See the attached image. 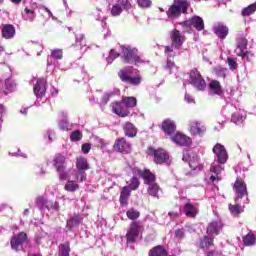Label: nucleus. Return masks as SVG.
Returning <instances> with one entry per match:
<instances>
[{"label":"nucleus","instance_id":"1","mask_svg":"<svg viewBox=\"0 0 256 256\" xmlns=\"http://www.w3.org/2000/svg\"><path fill=\"white\" fill-rule=\"evenodd\" d=\"M235 193V205H229L230 213L232 215H239L243 213L244 206L249 203V193L247 192V184L245 181L237 178L233 185Z\"/></svg>","mask_w":256,"mask_h":256},{"label":"nucleus","instance_id":"2","mask_svg":"<svg viewBox=\"0 0 256 256\" xmlns=\"http://www.w3.org/2000/svg\"><path fill=\"white\" fill-rule=\"evenodd\" d=\"M215 159L211 164L210 171L213 173L210 176V181L215 183V181H221L219 175L223 171V165L227 163V159H229V155L227 154V149L221 143H217L212 149Z\"/></svg>","mask_w":256,"mask_h":256},{"label":"nucleus","instance_id":"3","mask_svg":"<svg viewBox=\"0 0 256 256\" xmlns=\"http://www.w3.org/2000/svg\"><path fill=\"white\" fill-rule=\"evenodd\" d=\"M118 77L122 83L131 85L132 87H139L143 83V77L139 74V70L133 67H124L118 71Z\"/></svg>","mask_w":256,"mask_h":256},{"label":"nucleus","instance_id":"4","mask_svg":"<svg viewBox=\"0 0 256 256\" xmlns=\"http://www.w3.org/2000/svg\"><path fill=\"white\" fill-rule=\"evenodd\" d=\"M122 61L126 65H143L145 61L139 56V50L133 48L130 45L121 46Z\"/></svg>","mask_w":256,"mask_h":256},{"label":"nucleus","instance_id":"5","mask_svg":"<svg viewBox=\"0 0 256 256\" xmlns=\"http://www.w3.org/2000/svg\"><path fill=\"white\" fill-rule=\"evenodd\" d=\"M189 2L187 0H173L172 5L166 11L168 19H179L181 15H187Z\"/></svg>","mask_w":256,"mask_h":256},{"label":"nucleus","instance_id":"6","mask_svg":"<svg viewBox=\"0 0 256 256\" xmlns=\"http://www.w3.org/2000/svg\"><path fill=\"white\" fill-rule=\"evenodd\" d=\"M221 113L226 118L231 115V123H234V125H243V121H245L243 110L237 109V106L233 103H227L223 106Z\"/></svg>","mask_w":256,"mask_h":256},{"label":"nucleus","instance_id":"7","mask_svg":"<svg viewBox=\"0 0 256 256\" xmlns=\"http://www.w3.org/2000/svg\"><path fill=\"white\" fill-rule=\"evenodd\" d=\"M183 33H192L193 29L196 31H203L205 29V21L200 16L194 15L190 19L179 22Z\"/></svg>","mask_w":256,"mask_h":256},{"label":"nucleus","instance_id":"8","mask_svg":"<svg viewBox=\"0 0 256 256\" xmlns=\"http://www.w3.org/2000/svg\"><path fill=\"white\" fill-rule=\"evenodd\" d=\"M87 171H89V162L85 157L76 159V169L74 170V179L77 183H83L87 180Z\"/></svg>","mask_w":256,"mask_h":256},{"label":"nucleus","instance_id":"9","mask_svg":"<svg viewBox=\"0 0 256 256\" xmlns=\"http://www.w3.org/2000/svg\"><path fill=\"white\" fill-rule=\"evenodd\" d=\"M35 204L41 213H45L46 211H50L51 213H59L60 211L59 203L57 201L53 202L48 200V198L45 196H38L35 200Z\"/></svg>","mask_w":256,"mask_h":256},{"label":"nucleus","instance_id":"10","mask_svg":"<svg viewBox=\"0 0 256 256\" xmlns=\"http://www.w3.org/2000/svg\"><path fill=\"white\" fill-rule=\"evenodd\" d=\"M180 211L189 217L195 219L199 215V204L191 202L187 197L180 198Z\"/></svg>","mask_w":256,"mask_h":256},{"label":"nucleus","instance_id":"11","mask_svg":"<svg viewBox=\"0 0 256 256\" xmlns=\"http://www.w3.org/2000/svg\"><path fill=\"white\" fill-rule=\"evenodd\" d=\"M189 83L196 91H205V89H207V82L205 81V78H203L201 72L196 68L189 72Z\"/></svg>","mask_w":256,"mask_h":256},{"label":"nucleus","instance_id":"12","mask_svg":"<svg viewBox=\"0 0 256 256\" xmlns=\"http://www.w3.org/2000/svg\"><path fill=\"white\" fill-rule=\"evenodd\" d=\"M47 93V84L45 79H38L34 85V95L36 97L35 105L41 106L42 103L47 101L45 94Z\"/></svg>","mask_w":256,"mask_h":256},{"label":"nucleus","instance_id":"13","mask_svg":"<svg viewBox=\"0 0 256 256\" xmlns=\"http://www.w3.org/2000/svg\"><path fill=\"white\" fill-rule=\"evenodd\" d=\"M182 160L185 163H188L191 171L189 172L190 175H196V173H199L201 169H203V166L199 163V156L189 154V151H184L183 152V157Z\"/></svg>","mask_w":256,"mask_h":256},{"label":"nucleus","instance_id":"14","mask_svg":"<svg viewBox=\"0 0 256 256\" xmlns=\"http://www.w3.org/2000/svg\"><path fill=\"white\" fill-rule=\"evenodd\" d=\"M10 245L13 251H23V245H27V234L20 232L19 234L13 235Z\"/></svg>","mask_w":256,"mask_h":256},{"label":"nucleus","instance_id":"15","mask_svg":"<svg viewBox=\"0 0 256 256\" xmlns=\"http://www.w3.org/2000/svg\"><path fill=\"white\" fill-rule=\"evenodd\" d=\"M200 247L203 251H206V256H221V252L213 249V238H209V236H204L203 239L200 240Z\"/></svg>","mask_w":256,"mask_h":256},{"label":"nucleus","instance_id":"16","mask_svg":"<svg viewBox=\"0 0 256 256\" xmlns=\"http://www.w3.org/2000/svg\"><path fill=\"white\" fill-rule=\"evenodd\" d=\"M141 231V226L137 223H132L129 230L126 234L127 239V247H130V249H135V246L131 245V243H135L137 239L139 238V232Z\"/></svg>","mask_w":256,"mask_h":256},{"label":"nucleus","instance_id":"17","mask_svg":"<svg viewBox=\"0 0 256 256\" xmlns=\"http://www.w3.org/2000/svg\"><path fill=\"white\" fill-rule=\"evenodd\" d=\"M189 131L191 135H194L195 137H203L205 135V132L207 131V128L203 123L196 121V120H190L189 121Z\"/></svg>","mask_w":256,"mask_h":256},{"label":"nucleus","instance_id":"18","mask_svg":"<svg viewBox=\"0 0 256 256\" xmlns=\"http://www.w3.org/2000/svg\"><path fill=\"white\" fill-rule=\"evenodd\" d=\"M170 139L172 143H175V145H178L179 147H189L191 143H193V141L189 138V136L181 132H177L174 135L172 134L170 136Z\"/></svg>","mask_w":256,"mask_h":256},{"label":"nucleus","instance_id":"19","mask_svg":"<svg viewBox=\"0 0 256 256\" xmlns=\"http://www.w3.org/2000/svg\"><path fill=\"white\" fill-rule=\"evenodd\" d=\"M212 31L220 41H225L229 35V27L222 22H217L213 25Z\"/></svg>","mask_w":256,"mask_h":256},{"label":"nucleus","instance_id":"20","mask_svg":"<svg viewBox=\"0 0 256 256\" xmlns=\"http://www.w3.org/2000/svg\"><path fill=\"white\" fill-rule=\"evenodd\" d=\"M223 231V222L221 220H214L208 224L206 233L210 239L217 237Z\"/></svg>","mask_w":256,"mask_h":256},{"label":"nucleus","instance_id":"21","mask_svg":"<svg viewBox=\"0 0 256 256\" xmlns=\"http://www.w3.org/2000/svg\"><path fill=\"white\" fill-rule=\"evenodd\" d=\"M171 45L175 47V49H181L183 44L185 43V36L181 34V32L177 29H174L170 33Z\"/></svg>","mask_w":256,"mask_h":256},{"label":"nucleus","instance_id":"22","mask_svg":"<svg viewBox=\"0 0 256 256\" xmlns=\"http://www.w3.org/2000/svg\"><path fill=\"white\" fill-rule=\"evenodd\" d=\"M55 59H63V50L54 49L51 51V55L47 57V71H53L55 69Z\"/></svg>","mask_w":256,"mask_h":256},{"label":"nucleus","instance_id":"23","mask_svg":"<svg viewBox=\"0 0 256 256\" xmlns=\"http://www.w3.org/2000/svg\"><path fill=\"white\" fill-rule=\"evenodd\" d=\"M208 95L210 97H223V86H221V82L217 80L210 81L208 85Z\"/></svg>","mask_w":256,"mask_h":256},{"label":"nucleus","instance_id":"24","mask_svg":"<svg viewBox=\"0 0 256 256\" xmlns=\"http://www.w3.org/2000/svg\"><path fill=\"white\" fill-rule=\"evenodd\" d=\"M114 151L127 155V153H131V144L125 138H119L114 143Z\"/></svg>","mask_w":256,"mask_h":256},{"label":"nucleus","instance_id":"25","mask_svg":"<svg viewBox=\"0 0 256 256\" xmlns=\"http://www.w3.org/2000/svg\"><path fill=\"white\" fill-rule=\"evenodd\" d=\"M154 162L157 165H163L169 161V154L164 149L158 148L153 150Z\"/></svg>","mask_w":256,"mask_h":256},{"label":"nucleus","instance_id":"26","mask_svg":"<svg viewBox=\"0 0 256 256\" xmlns=\"http://www.w3.org/2000/svg\"><path fill=\"white\" fill-rule=\"evenodd\" d=\"M157 47L160 51L164 50L166 59H175V57H177V53L179 52V48H175L173 44L166 46L157 44Z\"/></svg>","mask_w":256,"mask_h":256},{"label":"nucleus","instance_id":"27","mask_svg":"<svg viewBox=\"0 0 256 256\" xmlns=\"http://www.w3.org/2000/svg\"><path fill=\"white\" fill-rule=\"evenodd\" d=\"M16 34L15 26L12 24H2L1 25V35L3 39H13Z\"/></svg>","mask_w":256,"mask_h":256},{"label":"nucleus","instance_id":"28","mask_svg":"<svg viewBox=\"0 0 256 256\" xmlns=\"http://www.w3.org/2000/svg\"><path fill=\"white\" fill-rule=\"evenodd\" d=\"M176 129L177 125L175 124V121L171 119H165L162 122V131H164L166 135H169V137L175 134Z\"/></svg>","mask_w":256,"mask_h":256},{"label":"nucleus","instance_id":"29","mask_svg":"<svg viewBox=\"0 0 256 256\" xmlns=\"http://www.w3.org/2000/svg\"><path fill=\"white\" fill-rule=\"evenodd\" d=\"M112 111L118 115V117H128L129 115V110H127L123 102L112 103Z\"/></svg>","mask_w":256,"mask_h":256},{"label":"nucleus","instance_id":"30","mask_svg":"<svg viewBox=\"0 0 256 256\" xmlns=\"http://www.w3.org/2000/svg\"><path fill=\"white\" fill-rule=\"evenodd\" d=\"M53 165L57 173H59V171H62L63 169H67V162L65 161V156L57 154L53 159Z\"/></svg>","mask_w":256,"mask_h":256},{"label":"nucleus","instance_id":"31","mask_svg":"<svg viewBox=\"0 0 256 256\" xmlns=\"http://www.w3.org/2000/svg\"><path fill=\"white\" fill-rule=\"evenodd\" d=\"M21 16L23 21H27L28 23H33L35 19H37V14L35 13V9L26 7L22 12Z\"/></svg>","mask_w":256,"mask_h":256},{"label":"nucleus","instance_id":"32","mask_svg":"<svg viewBox=\"0 0 256 256\" xmlns=\"http://www.w3.org/2000/svg\"><path fill=\"white\" fill-rule=\"evenodd\" d=\"M81 221H83V217L79 214H74L70 219L67 220L66 229L71 231L74 227H79L81 225Z\"/></svg>","mask_w":256,"mask_h":256},{"label":"nucleus","instance_id":"33","mask_svg":"<svg viewBox=\"0 0 256 256\" xmlns=\"http://www.w3.org/2000/svg\"><path fill=\"white\" fill-rule=\"evenodd\" d=\"M58 176H59L60 181H71V179H73L75 181V179H74L75 170H73V169L67 170V168L62 169L58 172Z\"/></svg>","mask_w":256,"mask_h":256},{"label":"nucleus","instance_id":"34","mask_svg":"<svg viewBox=\"0 0 256 256\" xmlns=\"http://www.w3.org/2000/svg\"><path fill=\"white\" fill-rule=\"evenodd\" d=\"M236 45H237L235 49L236 55H243L244 51H247V39L245 37L240 36L237 39Z\"/></svg>","mask_w":256,"mask_h":256},{"label":"nucleus","instance_id":"35","mask_svg":"<svg viewBox=\"0 0 256 256\" xmlns=\"http://www.w3.org/2000/svg\"><path fill=\"white\" fill-rule=\"evenodd\" d=\"M123 129L126 137L133 138L137 136V128L135 127V125H133V123L126 122L123 126Z\"/></svg>","mask_w":256,"mask_h":256},{"label":"nucleus","instance_id":"36","mask_svg":"<svg viewBox=\"0 0 256 256\" xmlns=\"http://www.w3.org/2000/svg\"><path fill=\"white\" fill-rule=\"evenodd\" d=\"M4 95H8V93H13L15 89H17V83H15V80L13 78H8L4 82Z\"/></svg>","mask_w":256,"mask_h":256},{"label":"nucleus","instance_id":"37","mask_svg":"<svg viewBox=\"0 0 256 256\" xmlns=\"http://www.w3.org/2000/svg\"><path fill=\"white\" fill-rule=\"evenodd\" d=\"M129 197H131V189L129 186H124L120 194V203L122 205H127Z\"/></svg>","mask_w":256,"mask_h":256},{"label":"nucleus","instance_id":"38","mask_svg":"<svg viewBox=\"0 0 256 256\" xmlns=\"http://www.w3.org/2000/svg\"><path fill=\"white\" fill-rule=\"evenodd\" d=\"M242 241L245 247H253V245H255L256 243L255 234L249 232L248 234L243 236Z\"/></svg>","mask_w":256,"mask_h":256},{"label":"nucleus","instance_id":"39","mask_svg":"<svg viewBox=\"0 0 256 256\" xmlns=\"http://www.w3.org/2000/svg\"><path fill=\"white\" fill-rule=\"evenodd\" d=\"M103 11L100 8H96V13H94V17L96 21H101V26L103 29H107V17L104 15H101Z\"/></svg>","mask_w":256,"mask_h":256},{"label":"nucleus","instance_id":"40","mask_svg":"<svg viewBox=\"0 0 256 256\" xmlns=\"http://www.w3.org/2000/svg\"><path fill=\"white\" fill-rule=\"evenodd\" d=\"M255 11H256V2L243 8L241 11V15H242V17H249V16L253 15L255 13Z\"/></svg>","mask_w":256,"mask_h":256},{"label":"nucleus","instance_id":"41","mask_svg":"<svg viewBox=\"0 0 256 256\" xmlns=\"http://www.w3.org/2000/svg\"><path fill=\"white\" fill-rule=\"evenodd\" d=\"M122 103L124 107L133 109V107L137 106V98L135 97H124L122 99Z\"/></svg>","mask_w":256,"mask_h":256},{"label":"nucleus","instance_id":"42","mask_svg":"<svg viewBox=\"0 0 256 256\" xmlns=\"http://www.w3.org/2000/svg\"><path fill=\"white\" fill-rule=\"evenodd\" d=\"M214 75L216 77H219L220 79H225L227 77V72L229 71L227 68H224L222 66H216L214 69Z\"/></svg>","mask_w":256,"mask_h":256},{"label":"nucleus","instance_id":"43","mask_svg":"<svg viewBox=\"0 0 256 256\" xmlns=\"http://www.w3.org/2000/svg\"><path fill=\"white\" fill-rule=\"evenodd\" d=\"M65 191H69L70 193H75L79 189V184L75 182V180H68L64 186Z\"/></svg>","mask_w":256,"mask_h":256},{"label":"nucleus","instance_id":"44","mask_svg":"<svg viewBox=\"0 0 256 256\" xmlns=\"http://www.w3.org/2000/svg\"><path fill=\"white\" fill-rule=\"evenodd\" d=\"M142 178L144 179V181L147 185H153V183L155 181V175L153 173H151V171H149V170H144V174H143Z\"/></svg>","mask_w":256,"mask_h":256},{"label":"nucleus","instance_id":"45","mask_svg":"<svg viewBox=\"0 0 256 256\" xmlns=\"http://www.w3.org/2000/svg\"><path fill=\"white\" fill-rule=\"evenodd\" d=\"M159 185L157 183H152L148 187V193L151 195V197H156V199H159Z\"/></svg>","mask_w":256,"mask_h":256},{"label":"nucleus","instance_id":"46","mask_svg":"<svg viewBox=\"0 0 256 256\" xmlns=\"http://www.w3.org/2000/svg\"><path fill=\"white\" fill-rule=\"evenodd\" d=\"M58 127L60 131H71V123H69V120L67 119H60L58 121Z\"/></svg>","mask_w":256,"mask_h":256},{"label":"nucleus","instance_id":"47","mask_svg":"<svg viewBox=\"0 0 256 256\" xmlns=\"http://www.w3.org/2000/svg\"><path fill=\"white\" fill-rule=\"evenodd\" d=\"M71 253V247L69 242L60 245L59 256H69Z\"/></svg>","mask_w":256,"mask_h":256},{"label":"nucleus","instance_id":"48","mask_svg":"<svg viewBox=\"0 0 256 256\" xmlns=\"http://www.w3.org/2000/svg\"><path fill=\"white\" fill-rule=\"evenodd\" d=\"M83 139V133L80 132V130H74L70 133V140L74 143H77V141H81Z\"/></svg>","mask_w":256,"mask_h":256},{"label":"nucleus","instance_id":"49","mask_svg":"<svg viewBox=\"0 0 256 256\" xmlns=\"http://www.w3.org/2000/svg\"><path fill=\"white\" fill-rule=\"evenodd\" d=\"M115 96V92L114 91H109V92H106L103 96H102V99L100 101V105L105 107V105L107 103H109V99H111V97Z\"/></svg>","mask_w":256,"mask_h":256},{"label":"nucleus","instance_id":"50","mask_svg":"<svg viewBox=\"0 0 256 256\" xmlns=\"http://www.w3.org/2000/svg\"><path fill=\"white\" fill-rule=\"evenodd\" d=\"M126 215L128 217V219H130L131 221H135V219H139L141 213L133 208H131L130 210H128L126 212Z\"/></svg>","mask_w":256,"mask_h":256},{"label":"nucleus","instance_id":"51","mask_svg":"<svg viewBox=\"0 0 256 256\" xmlns=\"http://www.w3.org/2000/svg\"><path fill=\"white\" fill-rule=\"evenodd\" d=\"M164 69L168 71V73H170L171 75L172 73H175V71H177V66L175 65V62H173L171 59H167V64Z\"/></svg>","mask_w":256,"mask_h":256},{"label":"nucleus","instance_id":"52","mask_svg":"<svg viewBox=\"0 0 256 256\" xmlns=\"http://www.w3.org/2000/svg\"><path fill=\"white\" fill-rule=\"evenodd\" d=\"M119 52L115 51V49H111L109 52L108 57L106 58L107 65H111L113 63L114 59H117L119 57Z\"/></svg>","mask_w":256,"mask_h":256},{"label":"nucleus","instance_id":"53","mask_svg":"<svg viewBox=\"0 0 256 256\" xmlns=\"http://www.w3.org/2000/svg\"><path fill=\"white\" fill-rule=\"evenodd\" d=\"M116 5H119L124 11H129L132 7L131 1L129 0H117Z\"/></svg>","mask_w":256,"mask_h":256},{"label":"nucleus","instance_id":"54","mask_svg":"<svg viewBox=\"0 0 256 256\" xmlns=\"http://www.w3.org/2000/svg\"><path fill=\"white\" fill-rule=\"evenodd\" d=\"M123 11H124V9L120 5L115 4L111 8V15H112V17H119V15H121V13H123Z\"/></svg>","mask_w":256,"mask_h":256},{"label":"nucleus","instance_id":"55","mask_svg":"<svg viewBox=\"0 0 256 256\" xmlns=\"http://www.w3.org/2000/svg\"><path fill=\"white\" fill-rule=\"evenodd\" d=\"M76 45L80 46V49L85 47V34H76Z\"/></svg>","mask_w":256,"mask_h":256},{"label":"nucleus","instance_id":"56","mask_svg":"<svg viewBox=\"0 0 256 256\" xmlns=\"http://www.w3.org/2000/svg\"><path fill=\"white\" fill-rule=\"evenodd\" d=\"M128 187L131 189V191H136V189H139V179L135 176L132 177Z\"/></svg>","mask_w":256,"mask_h":256},{"label":"nucleus","instance_id":"57","mask_svg":"<svg viewBox=\"0 0 256 256\" xmlns=\"http://www.w3.org/2000/svg\"><path fill=\"white\" fill-rule=\"evenodd\" d=\"M151 0H137V4L141 9H149L151 7Z\"/></svg>","mask_w":256,"mask_h":256},{"label":"nucleus","instance_id":"58","mask_svg":"<svg viewBox=\"0 0 256 256\" xmlns=\"http://www.w3.org/2000/svg\"><path fill=\"white\" fill-rule=\"evenodd\" d=\"M227 63L231 69V71H235V69H237V60H235V58H231V57H228L227 58Z\"/></svg>","mask_w":256,"mask_h":256},{"label":"nucleus","instance_id":"59","mask_svg":"<svg viewBox=\"0 0 256 256\" xmlns=\"http://www.w3.org/2000/svg\"><path fill=\"white\" fill-rule=\"evenodd\" d=\"M238 57H242V59H246V61H251L253 59L254 55L253 53L245 50L242 55H238Z\"/></svg>","mask_w":256,"mask_h":256},{"label":"nucleus","instance_id":"60","mask_svg":"<svg viewBox=\"0 0 256 256\" xmlns=\"http://www.w3.org/2000/svg\"><path fill=\"white\" fill-rule=\"evenodd\" d=\"M46 137L48 138V143H52L55 139V130L48 129L46 131Z\"/></svg>","mask_w":256,"mask_h":256},{"label":"nucleus","instance_id":"61","mask_svg":"<svg viewBox=\"0 0 256 256\" xmlns=\"http://www.w3.org/2000/svg\"><path fill=\"white\" fill-rule=\"evenodd\" d=\"M175 237L177 239H183L185 237V229L181 228L175 231Z\"/></svg>","mask_w":256,"mask_h":256},{"label":"nucleus","instance_id":"62","mask_svg":"<svg viewBox=\"0 0 256 256\" xmlns=\"http://www.w3.org/2000/svg\"><path fill=\"white\" fill-rule=\"evenodd\" d=\"M37 175H39V177H43V175H45V167L43 166V164H40L37 166Z\"/></svg>","mask_w":256,"mask_h":256},{"label":"nucleus","instance_id":"63","mask_svg":"<svg viewBox=\"0 0 256 256\" xmlns=\"http://www.w3.org/2000/svg\"><path fill=\"white\" fill-rule=\"evenodd\" d=\"M89 151H91V144L89 143H85L82 145V153H84V155H87V153H89Z\"/></svg>","mask_w":256,"mask_h":256},{"label":"nucleus","instance_id":"64","mask_svg":"<svg viewBox=\"0 0 256 256\" xmlns=\"http://www.w3.org/2000/svg\"><path fill=\"white\" fill-rule=\"evenodd\" d=\"M132 173H133V175H137L138 177H143V175L145 174V171H143L139 168H133Z\"/></svg>","mask_w":256,"mask_h":256}]
</instances>
